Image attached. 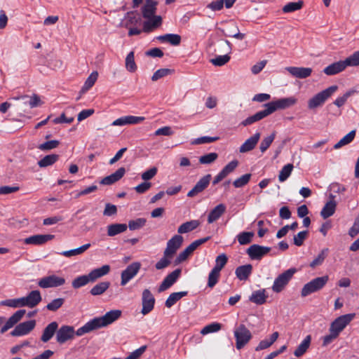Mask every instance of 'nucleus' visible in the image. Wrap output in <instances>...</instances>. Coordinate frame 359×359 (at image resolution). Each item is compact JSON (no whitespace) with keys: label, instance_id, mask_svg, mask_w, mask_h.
<instances>
[{"label":"nucleus","instance_id":"nucleus-58","mask_svg":"<svg viewBox=\"0 0 359 359\" xmlns=\"http://www.w3.org/2000/svg\"><path fill=\"white\" fill-rule=\"evenodd\" d=\"M218 155L217 153L212 152L205 155L201 156L199 158V163L201 164H210L217 158Z\"/></svg>","mask_w":359,"mask_h":359},{"label":"nucleus","instance_id":"nucleus-3","mask_svg":"<svg viewBox=\"0 0 359 359\" xmlns=\"http://www.w3.org/2000/svg\"><path fill=\"white\" fill-rule=\"evenodd\" d=\"M233 334L236 339V347L238 350H241L246 346L252 337L250 331L244 324L238 325L234 329Z\"/></svg>","mask_w":359,"mask_h":359},{"label":"nucleus","instance_id":"nucleus-50","mask_svg":"<svg viewBox=\"0 0 359 359\" xmlns=\"http://www.w3.org/2000/svg\"><path fill=\"white\" fill-rule=\"evenodd\" d=\"M276 137V133L273 132L270 135L264 137L260 143L259 149L264 153L265 152L268 148L270 147L273 141L274 140Z\"/></svg>","mask_w":359,"mask_h":359},{"label":"nucleus","instance_id":"nucleus-41","mask_svg":"<svg viewBox=\"0 0 359 359\" xmlns=\"http://www.w3.org/2000/svg\"><path fill=\"white\" fill-rule=\"evenodd\" d=\"M266 299L264 290L255 291L250 297V301L259 305L265 303Z\"/></svg>","mask_w":359,"mask_h":359},{"label":"nucleus","instance_id":"nucleus-54","mask_svg":"<svg viewBox=\"0 0 359 359\" xmlns=\"http://www.w3.org/2000/svg\"><path fill=\"white\" fill-rule=\"evenodd\" d=\"M173 72L172 69L168 68H162L156 70L151 76V80L153 81H156L158 79L163 78L169 74H171Z\"/></svg>","mask_w":359,"mask_h":359},{"label":"nucleus","instance_id":"nucleus-16","mask_svg":"<svg viewBox=\"0 0 359 359\" xmlns=\"http://www.w3.org/2000/svg\"><path fill=\"white\" fill-rule=\"evenodd\" d=\"M338 86H331L316 95V107L323 105L337 90Z\"/></svg>","mask_w":359,"mask_h":359},{"label":"nucleus","instance_id":"nucleus-2","mask_svg":"<svg viewBox=\"0 0 359 359\" xmlns=\"http://www.w3.org/2000/svg\"><path fill=\"white\" fill-rule=\"evenodd\" d=\"M355 313H348L337 318L331 323L330 327V334L324 337L323 345L326 346L330 344L334 339H336L340 332L355 318Z\"/></svg>","mask_w":359,"mask_h":359},{"label":"nucleus","instance_id":"nucleus-19","mask_svg":"<svg viewBox=\"0 0 359 359\" xmlns=\"http://www.w3.org/2000/svg\"><path fill=\"white\" fill-rule=\"evenodd\" d=\"M54 235L51 234H37L26 238L24 240V243L27 245H42L53 239Z\"/></svg>","mask_w":359,"mask_h":359},{"label":"nucleus","instance_id":"nucleus-35","mask_svg":"<svg viewBox=\"0 0 359 359\" xmlns=\"http://www.w3.org/2000/svg\"><path fill=\"white\" fill-rule=\"evenodd\" d=\"M198 220H191L181 224L177 229L179 233H186L196 229L199 226Z\"/></svg>","mask_w":359,"mask_h":359},{"label":"nucleus","instance_id":"nucleus-36","mask_svg":"<svg viewBox=\"0 0 359 359\" xmlns=\"http://www.w3.org/2000/svg\"><path fill=\"white\" fill-rule=\"evenodd\" d=\"M109 286L110 283L108 281L100 282L91 288L90 293L93 296L101 295L107 291Z\"/></svg>","mask_w":359,"mask_h":359},{"label":"nucleus","instance_id":"nucleus-14","mask_svg":"<svg viewBox=\"0 0 359 359\" xmlns=\"http://www.w3.org/2000/svg\"><path fill=\"white\" fill-rule=\"evenodd\" d=\"M183 242V237L180 235H175L167 243V246L163 252L166 255L173 257L177 250L181 247Z\"/></svg>","mask_w":359,"mask_h":359},{"label":"nucleus","instance_id":"nucleus-38","mask_svg":"<svg viewBox=\"0 0 359 359\" xmlns=\"http://www.w3.org/2000/svg\"><path fill=\"white\" fill-rule=\"evenodd\" d=\"M97 77H98L97 72H96V71L93 72L90 74V76L87 78V79L86 80V81L81 90V93H85L90 88H91L94 86L95 83L96 82Z\"/></svg>","mask_w":359,"mask_h":359},{"label":"nucleus","instance_id":"nucleus-7","mask_svg":"<svg viewBox=\"0 0 359 359\" xmlns=\"http://www.w3.org/2000/svg\"><path fill=\"white\" fill-rule=\"evenodd\" d=\"M42 300L41 292L39 290H32L27 296L20 298V305L21 307L27 306L34 308Z\"/></svg>","mask_w":359,"mask_h":359},{"label":"nucleus","instance_id":"nucleus-56","mask_svg":"<svg viewBox=\"0 0 359 359\" xmlns=\"http://www.w3.org/2000/svg\"><path fill=\"white\" fill-rule=\"evenodd\" d=\"M60 142L58 140H53L39 144L38 149L41 151H48L57 148Z\"/></svg>","mask_w":359,"mask_h":359},{"label":"nucleus","instance_id":"nucleus-39","mask_svg":"<svg viewBox=\"0 0 359 359\" xmlns=\"http://www.w3.org/2000/svg\"><path fill=\"white\" fill-rule=\"evenodd\" d=\"M90 247V243H87V244H85L78 248H76V249L63 251L60 253V255H62L66 257L76 256L78 255H81V254L83 253Z\"/></svg>","mask_w":359,"mask_h":359},{"label":"nucleus","instance_id":"nucleus-40","mask_svg":"<svg viewBox=\"0 0 359 359\" xmlns=\"http://www.w3.org/2000/svg\"><path fill=\"white\" fill-rule=\"evenodd\" d=\"M311 339V336H307L296 348V350L294 352V355L297 357L302 356L309 348Z\"/></svg>","mask_w":359,"mask_h":359},{"label":"nucleus","instance_id":"nucleus-55","mask_svg":"<svg viewBox=\"0 0 359 359\" xmlns=\"http://www.w3.org/2000/svg\"><path fill=\"white\" fill-rule=\"evenodd\" d=\"M253 236L252 232H242L237 236L238 241L241 245H247L252 241Z\"/></svg>","mask_w":359,"mask_h":359},{"label":"nucleus","instance_id":"nucleus-30","mask_svg":"<svg viewBox=\"0 0 359 359\" xmlns=\"http://www.w3.org/2000/svg\"><path fill=\"white\" fill-rule=\"evenodd\" d=\"M126 224H111L107 226V235L110 237L116 236L127 230Z\"/></svg>","mask_w":359,"mask_h":359},{"label":"nucleus","instance_id":"nucleus-27","mask_svg":"<svg viewBox=\"0 0 359 359\" xmlns=\"http://www.w3.org/2000/svg\"><path fill=\"white\" fill-rule=\"evenodd\" d=\"M226 211V206L223 203H220L215 206L209 213L208 216V222L212 224L217 221Z\"/></svg>","mask_w":359,"mask_h":359},{"label":"nucleus","instance_id":"nucleus-34","mask_svg":"<svg viewBox=\"0 0 359 359\" xmlns=\"http://www.w3.org/2000/svg\"><path fill=\"white\" fill-rule=\"evenodd\" d=\"M336 209V203L334 200H330L324 205L323 208L320 212V215L324 218H328L332 216Z\"/></svg>","mask_w":359,"mask_h":359},{"label":"nucleus","instance_id":"nucleus-8","mask_svg":"<svg viewBox=\"0 0 359 359\" xmlns=\"http://www.w3.org/2000/svg\"><path fill=\"white\" fill-rule=\"evenodd\" d=\"M141 268L140 262H133L128 265L125 270L121 272V281L122 286L126 285L132 278H133L139 272Z\"/></svg>","mask_w":359,"mask_h":359},{"label":"nucleus","instance_id":"nucleus-32","mask_svg":"<svg viewBox=\"0 0 359 359\" xmlns=\"http://www.w3.org/2000/svg\"><path fill=\"white\" fill-rule=\"evenodd\" d=\"M188 292L182 291L178 292H173L170 294L165 302V305L167 308H171L174 304L177 303L182 297L187 296Z\"/></svg>","mask_w":359,"mask_h":359},{"label":"nucleus","instance_id":"nucleus-9","mask_svg":"<svg viewBox=\"0 0 359 359\" xmlns=\"http://www.w3.org/2000/svg\"><path fill=\"white\" fill-rule=\"evenodd\" d=\"M65 283V279L64 278L51 275L40 279L38 285L41 288H48L59 287Z\"/></svg>","mask_w":359,"mask_h":359},{"label":"nucleus","instance_id":"nucleus-63","mask_svg":"<svg viewBox=\"0 0 359 359\" xmlns=\"http://www.w3.org/2000/svg\"><path fill=\"white\" fill-rule=\"evenodd\" d=\"M157 168L152 167L149 170H146L145 172H142L141 175V178L144 181L147 182L148 180H151L157 174Z\"/></svg>","mask_w":359,"mask_h":359},{"label":"nucleus","instance_id":"nucleus-5","mask_svg":"<svg viewBox=\"0 0 359 359\" xmlns=\"http://www.w3.org/2000/svg\"><path fill=\"white\" fill-rule=\"evenodd\" d=\"M297 102V99L294 97L280 98L277 100L269 102L264 104L270 114L278 109H285L293 106Z\"/></svg>","mask_w":359,"mask_h":359},{"label":"nucleus","instance_id":"nucleus-37","mask_svg":"<svg viewBox=\"0 0 359 359\" xmlns=\"http://www.w3.org/2000/svg\"><path fill=\"white\" fill-rule=\"evenodd\" d=\"M58 159L59 155L54 154H49L39 161L38 165L40 168H46L53 165Z\"/></svg>","mask_w":359,"mask_h":359},{"label":"nucleus","instance_id":"nucleus-45","mask_svg":"<svg viewBox=\"0 0 359 359\" xmlns=\"http://www.w3.org/2000/svg\"><path fill=\"white\" fill-rule=\"evenodd\" d=\"M146 222L147 219L145 218L141 217L130 220L127 226L130 230L135 231L142 228L146 224Z\"/></svg>","mask_w":359,"mask_h":359},{"label":"nucleus","instance_id":"nucleus-21","mask_svg":"<svg viewBox=\"0 0 359 359\" xmlns=\"http://www.w3.org/2000/svg\"><path fill=\"white\" fill-rule=\"evenodd\" d=\"M346 67H347V65L345 60H340L326 67L324 69L323 72L329 76L334 75L344 71Z\"/></svg>","mask_w":359,"mask_h":359},{"label":"nucleus","instance_id":"nucleus-62","mask_svg":"<svg viewBox=\"0 0 359 359\" xmlns=\"http://www.w3.org/2000/svg\"><path fill=\"white\" fill-rule=\"evenodd\" d=\"M219 139L218 137H208L203 136L194 140L191 142L192 144H208L215 142Z\"/></svg>","mask_w":359,"mask_h":359},{"label":"nucleus","instance_id":"nucleus-52","mask_svg":"<svg viewBox=\"0 0 359 359\" xmlns=\"http://www.w3.org/2000/svg\"><path fill=\"white\" fill-rule=\"evenodd\" d=\"M222 325L219 323H212L205 326L201 331V334L203 335L208 334L209 333L216 332L220 330Z\"/></svg>","mask_w":359,"mask_h":359},{"label":"nucleus","instance_id":"nucleus-61","mask_svg":"<svg viewBox=\"0 0 359 359\" xmlns=\"http://www.w3.org/2000/svg\"><path fill=\"white\" fill-rule=\"evenodd\" d=\"M347 67H355L359 65V50L353 53L351 55L345 59Z\"/></svg>","mask_w":359,"mask_h":359},{"label":"nucleus","instance_id":"nucleus-26","mask_svg":"<svg viewBox=\"0 0 359 359\" xmlns=\"http://www.w3.org/2000/svg\"><path fill=\"white\" fill-rule=\"evenodd\" d=\"M161 43H168L172 46H178L181 43V36L177 34H166L160 35L156 38Z\"/></svg>","mask_w":359,"mask_h":359},{"label":"nucleus","instance_id":"nucleus-22","mask_svg":"<svg viewBox=\"0 0 359 359\" xmlns=\"http://www.w3.org/2000/svg\"><path fill=\"white\" fill-rule=\"evenodd\" d=\"M58 330V323L55 321L49 323L43 330L41 340L46 343L52 339Z\"/></svg>","mask_w":359,"mask_h":359},{"label":"nucleus","instance_id":"nucleus-4","mask_svg":"<svg viewBox=\"0 0 359 359\" xmlns=\"http://www.w3.org/2000/svg\"><path fill=\"white\" fill-rule=\"evenodd\" d=\"M296 271V269L291 268L280 274L273 282V291L276 293L280 292L288 284Z\"/></svg>","mask_w":359,"mask_h":359},{"label":"nucleus","instance_id":"nucleus-46","mask_svg":"<svg viewBox=\"0 0 359 359\" xmlns=\"http://www.w3.org/2000/svg\"><path fill=\"white\" fill-rule=\"evenodd\" d=\"M220 277V272L215 269H212L209 273L208 278V287L212 288L218 283Z\"/></svg>","mask_w":359,"mask_h":359},{"label":"nucleus","instance_id":"nucleus-44","mask_svg":"<svg viewBox=\"0 0 359 359\" xmlns=\"http://www.w3.org/2000/svg\"><path fill=\"white\" fill-rule=\"evenodd\" d=\"M228 262V257L226 254L222 253L219 255L215 259V265L213 269L221 272L222 269L225 266Z\"/></svg>","mask_w":359,"mask_h":359},{"label":"nucleus","instance_id":"nucleus-31","mask_svg":"<svg viewBox=\"0 0 359 359\" xmlns=\"http://www.w3.org/2000/svg\"><path fill=\"white\" fill-rule=\"evenodd\" d=\"M15 100H22L25 104H28L30 108H34L41 104V101L40 97L34 94L32 96L29 97L28 95H21L18 97H15Z\"/></svg>","mask_w":359,"mask_h":359},{"label":"nucleus","instance_id":"nucleus-51","mask_svg":"<svg viewBox=\"0 0 359 359\" xmlns=\"http://www.w3.org/2000/svg\"><path fill=\"white\" fill-rule=\"evenodd\" d=\"M238 165L237 160H233L225 165L223 169L219 172L224 177H227L229 174L233 172Z\"/></svg>","mask_w":359,"mask_h":359},{"label":"nucleus","instance_id":"nucleus-47","mask_svg":"<svg viewBox=\"0 0 359 359\" xmlns=\"http://www.w3.org/2000/svg\"><path fill=\"white\" fill-rule=\"evenodd\" d=\"M303 6V1H298L296 2H289L283 8L284 13H292L301 9Z\"/></svg>","mask_w":359,"mask_h":359},{"label":"nucleus","instance_id":"nucleus-6","mask_svg":"<svg viewBox=\"0 0 359 359\" xmlns=\"http://www.w3.org/2000/svg\"><path fill=\"white\" fill-rule=\"evenodd\" d=\"M76 335V331L70 325L61 326L56 332V341L60 344H63L69 340H72Z\"/></svg>","mask_w":359,"mask_h":359},{"label":"nucleus","instance_id":"nucleus-64","mask_svg":"<svg viewBox=\"0 0 359 359\" xmlns=\"http://www.w3.org/2000/svg\"><path fill=\"white\" fill-rule=\"evenodd\" d=\"M314 292V279L311 280L309 283L306 284L302 290L301 294L302 297H306L307 295Z\"/></svg>","mask_w":359,"mask_h":359},{"label":"nucleus","instance_id":"nucleus-29","mask_svg":"<svg viewBox=\"0 0 359 359\" xmlns=\"http://www.w3.org/2000/svg\"><path fill=\"white\" fill-rule=\"evenodd\" d=\"M110 271V266L109 265H103L100 268L92 270L89 273L88 276L90 281L95 282L97 279L107 275Z\"/></svg>","mask_w":359,"mask_h":359},{"label":"nucleus","instance_id":"nucleus-11","mask_svg":"<svg viewBox=\"0 0 359 359\" xmlns=\"http://www.w3.org/2000/svg\"><path fill=\"white\" fill-rule=\"evenodd\" d=\"M142 309L141 313L143 315H147L150 313L154 307L155 298L148 289H145L142 292Z\"/></svg>","mask_w":359,"mask_h":359},{"label":"nucleus","instance_id":"nucleus-53","mask_svg":"<svg viewBox=\"0 0 359 359\" xmlns=\"http://www.w3.org/2000/svg\"><path fill=\"white\" fill-rule=\"evenodd\" d=\"M252 175L250 173L245 174L240 177L236 179L233 182V185L236 188H241L246 185L250 180Z\"/></svg>","mask_w":359,"mask_h":359},{"label":"nucleus","instance_id":"nucleus-59","mask_svg":"<svg viewBox=\"0 0 359 359\" xmlns=\"http://www.w3.org/2000/svg\"><path fill=\"white\" fill-rule=\"evenodd\" d=\"M230 60V57L226 54L224 55H218L210 60L211 63L217 67H221L227 63Z\"/></svg>","mask_w":359,"mask_h":359},{"label":"nucleus","instance_id":"nucleus-18","mask_svg":"<svg viewBox=\"0 0 359 359\" xmlns=\"http://www.w3.org/2000/svg\"><path fill=\"white\" fill-rule=\"evenodd\" d=\"M292 76L298 79H306L311 76L313 69L310 67H287L285 68Z\"/></svg>","mask_w":359,"mask_h":359},{"label":"nucleus","instance_id":"nucleus-28","mask_svg":"<svg viewBox=\"0 0 359 359\" xmlns=\"http://www.w3.org/2000/svg\"><path fill=\"white\" fill-rule=\"evenodd\" d=\"M252 272V266L250 264L242 265L236 269L235 273L240 280H246Z\"/></svg>","mask_w":359,"mask_h":359},{"label":"nucleus","instance_id":"nucleus-13","mask_svg":"<svg viewBox=\"0 0 359 359\" xmlns=\"http://www.w3.org/2000/svg\"><path fill=\"white\" fill-rule=\"evenodd\" d=\"M212 176L207 174L201 177L196 185L188 192L187 196L192 198L203 191L209 185Z\"/></svg>","mask_w":359,"mask_h":359},{"label":"nucleus","instance_id":"nucleus-12","mask_svg":"<svg viewBox=\"0 0 359 359\" xmlns=\"http://www.w3.org/2000/svg\"><path fill=\"white\" fill-rule=\"evenodd\" d=\"M36 326L35 320H30L21 323L15 326L14 330L11 331V334L13 337L24 336L29 334L34 330Z\"/></svg>","mask_w":359,"mask_h":359},{"label":"nucleus","instance_id":"nucleus-25","mask_svg":"<svg viewBox=\"0 0 359 359\" xmlns=\"http://www.w3.org/2000/svg\"><path fill=\"white\" fill-rule=\"evenodd\" d=\"M268 111H268L267 108L265 107V109L264 110L259 111L257 112L256 114H255L254 115L250 116L248 117L247 118H245V120H243L241 122V125L243 126H247L251 125L258 121H260V120L263 119L264 118L270 115L269 112H268Z\"/></svg>","mask_w":359,"mask_h":359},{"label":"nucleus","instance_id":"nucleus-20","mask_svg":"<svg viewBox=\"0 0 359 359\" xmlns=\"http://www.w3.org/2000/svg\"><path fill=\"white\" fill-rule=\"evenodd\" d=\"M126 169L123 167L119 168L115 172L104 177L100 184L110 185L120 180L125 175Z\"/></svg>","mask_w":359,"mask_h":359},{"label":"nucleus","instance_id":"nucleus-42","mask_svg":"<svg viewBox=\"0 0 359 359\" xmlns=\"http://www.w3.org/2000/svg\"><path fill=\"white\" fill-rule=\"evenodd\" d=\"M91 282L88 275H83L76 277L73 280L72 285L74 289L80 288L83 286L86 285L88 283Z\"/></svg>","mask_w":359,"mask_h":359},{"label":"nucleus","instance_id":"nucleus-15","mask_svg":"<svg viewBox=\"0 0 359 359\" xmlns=\"http://www.w3.org/2000/svg\"><path fill=\"white\" fill-rule=\"evenodd\" d=\"M181 274V269H177L169 273L163 280L158 287V292H161L170 287L178 279Z\"/></svg>","mask_w":359,"mask_h":359},{"label":"nucleus","instance_id":"nucleus-33","mask_svg":"<svg viewBox=\"0 0 359 359\" xmlns=\"http://www.w3.org/2000/svg\"><path fill=\"white\" fill-rule=\"evenodd\" d=\"M356 135L355 130H353L350 131L348 134H346L344 137H343L338 142H337L333 148L334 149H339L344 146H346L350 144L355 138Z\"/></svg>","mask_w":359,"mask_h":359},{"label":"nucleus","instance_id":"nucleus-1","mask_svg":"<svg viewBox=\"0 0 359 359\" xmlns=\"http://www.w3.org/2000/svg\"><path fill=\"white\" fill-rule=\"evenodd\" d=\"M121 316V311L111 310L101 317H96L87 322L76 330V336L81 337L101 327H106L118 320Z\"/></svg>","mask_w":359,"mask_h":359},{"label":"nucleus","instance_id":"nucleus-23","mask_svg":"<svg viewBox=\"0 0 359 359\" xmlns=\"http://www.w3.org/2000/svg\"><path fill=\"white\" fill-rule=\"evenodd\" d=\"M260 138V133H256L252 137L245 140V142L240 147L239 151L245 153L252 150L257 145Z\"/></svg>","mask_w":359,"mask_h":359},{"label":"nucleus","instance_id":"nucleus-60","mask_svg":"<svg viewBox=\"0 0 359 359\" xmlns=\"http://www.w3.org/2000/svg\"><path fill=\"white\" fill-rule=\"evenodd\" d=\"M193 252L187 247L183 251H182L176 257L175 260V265H178L180 263L184 262L187 260V259L189 257V256Z\"/></svg>","mask_w":359,"mask_h":359},{"label":"nucleus","instance_id":"nucleus-48","mask_svg":"<svg viewBox=\"0 0 359 359\" xmlns=\"http://www.w3.org/2000/svg\"><path fill=\"white\" fill-rule=\"evenodd\" d=\"M126 67L130 72H135L137 70V65L135 62L133 51H130L126 56Z\"/></svg>","mask_w":359,"mask_h":359},{"label":"nucleus","instance_id":"nucleus-43","mask_svg":"<svg viewBox=\"0 0 359 359\" xmlns=\"http://www.w3.org/2000/svg\"><path fill=\"white\" fill-rule=\"evenodd\" d=\"M172 258V257L166 255V254L163 252V257L156 263L155 268L157 270H163L167 268L170 265Z\"/></svg>","mask_w":359,"mask_h":359},{"label":"nucleus","instance_id":"nucleus-24","mask_svg":"<svg viewBox=\"0 0 359 359\" xmlns=\"http://www.w3.org/2000/svg\"><path fill=\"white\" fill-rule=\"evenodd\" d=\"M157 2L154 0H145V4L142 8V16L144 18H151L156 11Z\"/></svg>","mask_w":359,"mask_h":359},{"label":"nucleus","instance_id":"nucleus-57","mask_svg":"<svg viewBox=\"0 0 359 359\" xmlns=\"http://www.w3.org/2000/svg\"><path fill=\"white\" fill-rule=\"evenodd\" d=\"M64 302L63 298L55 299L47 304L46 309L50 311H56L63 305Z\"/></svg>","mask_w":359,"mask_h":359},{"label":"nucleus","instance_id":"nucleus-49","mask_svg":"<svg viewBox=\"0 0 359 359\" xmlns=\"http://www.w3.org/2000/svg\"><path fill=\"white\" fill-rule=\"evenodd\" d=\"M293 169V165L291 163H288L283 167L281 170L280 171L278 175V180L280 182L285 181L289 176L291 175V172Z\"/></svg>","mask_w":359,"mask_h":359},{"label":"nucleus","instance_id":"nucleus-10","mask_svg":"<svg viewBox=\"0 0 359 359\" xmlns=\"http://www.w3.org/2000/svg\"><path fill=\"white\" fill-rule=\"evenodd\" d=\"M271 250V248L270 247L253 244L248 248L247 253L251 259L260 260L264 256L267 255Z\"/></svg>","mask_w":359,"mask_h":359},{"label":"nucleus","instance_id":"nucleus-17","mask_svg":"<svg viewBox=\"0 0 359 359\" xmlns=\"http://www.w3.org/2000/svg\"><path fill=\"white\" fill-rule=\"evenodd\" d=\"M26 311L24 309H20L14 313L6 322L5 325L1 329V333L4 334L10 328L13 327L15 324H17L24 316Z\"/></svg>","mask_w":359,"mask_h":359}]
</instances>
